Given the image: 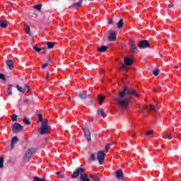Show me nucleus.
Listing matches in <instances>:
<instances>
[{"label":"nucleus","mask_w":181,"mask_h":181,"mask_svg":"<svg viewBox=\"0 0 181 181\" xmlns=\"http://www.w3.org/2000/svg\"><path fill=\"white\" fill-rule=\"evenodd\" d=\"M35 152H36V148H35L28 149L24 156V160H25V162H29L30 158H32V156L33 153H35Z\"/></svg>","instance_id":"423d86ee"},{"label":"nucleus","mask_w":181,"mask_h":181,"mask_svg":"<svg viewBox=\"0 0 181 181\" xmlns=\"http://www.w3.org/2000/svg\"><path fill=\"white\" fill-rule=\"evenodd\" d=\"M139 47H140V49L144 47H149V43L146 40H141L139 43Z\"/></svg>","instance_id":"9d476101"},{"label":"nucleus","mask_w":181,"mask_h":181,"mask_svg":"<svg viewBox=\"0 0 181 181\" xmlns=\"http://www.w3.org/2000/svg\"><path fill=\"white\" fill-rule=\"evenodd\" d=\"M129 46L132 49V53H136V52H138V48L136 47V45H135L134 41L129 42Z\"/></svg>","instance_id":"1a4fd4ad"},{"label":"nucleus","mask_w":181,"mask_h":181,"mask_svg":"<svg viewBox=\"0 0 181 181\" xmlns=\"http://www.w3.org/2000/svg\"><path fill=\"white\" fill-rule=\"evenodd\" d=\"M159 73H160L159 69H156L153 71V76H159Z\"/></svg>","instance_id":"cd10ccee"},{"label":"nucleus","mask_w":181,"mask_h":181,"mask_svg":"<svg viewBox=\"0 0 181 181\" xmlns=\"http://www.w3.org/2000/svg\"><path fill=\"white\" fill-rule=\"evenodd\" d=\"M174 69H179V66L175 65V66H174Z\"/></svg>","instance_id":"49530a36"},{"label":"nucleus","mask_w":181,"mask_h":181,"mask_svg":"<svg viewBox=\"0 0 181 181\" xmlns=\"http://www.w3.org/2000/svg\"><path fill=\"white\" fill-rule=\"evenodd\" d=\"M168 8H173V4H168Z\"/></svg>","instance_id":"37998d69"},{"label":"nucleus","mask_w":181,"mask_h":181,"mask_svg":"<svg viewBox=\"0 0 181 181\" xmlns=\"http://www.w3.org/2000/svg\"><path fill=\"white\" fill-rule=\"evenodd\" d=\"M146 109L147 111H158V110L153 105H146Z\"/></svg>","instance_id":"4468645a"},{"label":"nucleus","mask_w":181,"mask_h":181,"mask_svg":"<svg viewBox=\"0 0 181 181\" xmlns=\"http://www.w3.org/2000/svg\"><path fill=\"white\" fill-rule=\"evenodd\" d=\"M98 114H100V115L103 117V118H105V117H107V115L105 114V112H104V110L103 109H99L98 110Z\"/></svg>","instance_id":"6ab92c4d"},{"label":"nucleus","mask_w":181,"mask_h":181,"mask_svg":"<svg viewBox=\"0 0 181 181\" xmlns=\"http://www.w3.org/2000/svg\"><path fill=\"white\" fill-rule=\"evenodd\" d=\"M108 49V47L107 46H102L98 48V51H99L100 53H104V52H107Z\"/></svg>","instance_id":"2eb2a0df"},{"label":"nucleus","mask_w":181,"mask_h":181,"mask_svg":"<svg viewBox=\"0 0 181 181\" xmlns=\"http://www.w3.org/2000/svg\"><path fill=\"white\" fill-rule=\"evenodd\" d=\"M113 144H114V143H110V144H107V146L106 147L107 152H108V151L110 150V146H112Z\"/></svg>","instance_id":"e433bc0d"},{"label":"nucleus","mask_w":181,"mask_h":181,"mask_svg":"<svg viewBox=\"0 0 181 181\" xmlns=\"http://www.w3.org/2000/svg\"><path fill=\"white\" fill-rule=\"evenodd\" d=\"M108 39L110 42H114L115 40V33H112L110 34Z\"/></svg>","instance_id":"dca6fc26"},{"label":"nucleus","mask_w":181,"mask_h":181,"mask_svg":"<svg viewBox=\"0 0 181 181\" xmlns=\"http://www.w3.org/2000/svg\"><path fill=\"white\" fill-rule=\"evenodd\" d=\"M50 74H49V72H47V76H46V80L47 81H49V76Z\"/></svg>","instance_id":"79ce46f5"},{"label":"nucleus","mask_w":181,"mask_h":181,"mask_svg":"<svg viewBox=\"0 0 181 181\" xmlns=\"http://www.w3.org/2000/svg\"><path fill=\"white\" fill-rule=\"evenodd\" d=\"M23 121L24 124H26V125H30V122H29V119H28L27 118H24Z\"/></svg>","instance_id":"2f4dec72"},{"label":"nucleus","mask_w":181,"mask_h":181,"mask_svg":"<svg viewBox=\"0 0 181 181\" xmlns=\"http://www.w3.org/2000/svg\"><path fill=\"white\" fill-rule=\"evenodd\" d=\"M33 49H34V50H35V52H37V53H39V52L42 50V48H39L36 45L33 46Z\"/></svg>","instance_id":"bb28decb"},{"label":"nucleus","mask_w":181,"mask_h":181,"mask_svg":"<svg viewBox=\"0 0 181 181\" xmlns=\"http://www.w3.org/2000/svg\"><path fill=\"white\" fill-rule=\"evenodd\" d=\"M8 27V24H6L5 22L3 21H0V28H3V29H5Z\"/></svg>","instance_id":"4be33fe9"},{"label":"nucleus","mask_w":181,"mask_h":181,"mask_svg":"<svg viewBox=\"0 0 181 181\" xmlns=\"http://www.w3.org/2000/svg\"><path fill=\"white\" fill-rule=\"evenodd\" d=\"M98 160L100 165H103L104 160L105 159V151L101 150L99 151L97 154L92 153L89 157L90 162H94V160Z\"/></svg>","instance_id":"f03ea898"},{"label":"nucleus","mask_w":181,"mask_h":181,"mask_svg":"<svg viewBox=\"0 0 181 181\" xmlns=\"http://www.w3.org/2000/svg\"><path fill=\"white\" fill-rule=\"evenodd\" d=\"M47 46L48 49H53L54 45L53 44V42H47Z\"/></svg>","instance_id":"b1692460"},{"label":"nucleus","mask_w":181,"mask_h":181,"mask_svg":"<svg viewBox=\"0 0 181 181\" xmlns=\"http://www.w3.org/2000/svg\"><path fill=\"white\" fill-rule=\"evenodd\" d=\"M0 78L3 80V81H6V78H5V75L3 74H0Z\"/></svg>","instance_id":"c9c22d12"},{"label":"nucleus","mask_w":181,"mask_h":181,"mask_svg":"<svg viewBox=\"0 0 181 181\" xmlns=\"http://www.w3.org/2000/svg\"><path fill=\"white\" fill-rule=\"evenodd\" d=\"M115 175L117 179H124V173H122V170H117Z\"/></svg>","instance_id":"ddd939ff"},{"label":"nucleus","mask_w":181,"mask_h":181,"mask_svg":"<svg viewBox=\"0 0 181 181\" xmlns=\"http://www.w3.org/2000/svg\"><path fill=\"white\" fill-rule=\"evenodd\" d=\"M27 88L29 90V86H26Z\"/></svg>","instance_id":"de8ad7c7"},{"label":"nucleus","mask_w":181,"mask_h":181,"mask_svg":"<svg viewBox=\"0 0 181 181\" xmlns=\"http://www.w3.org/2000/svg\"><path fill=\"white\" fill-rule=\"evenodd\" d=\"M22 129H23V127L19 123H14L12 125L13 132H19V131H22Z\"/></svg>","instance_id":"0eeeda50"},{"label":"nucleus","mask_w":181,"mask_h":181,"mask_svg":"<svg viewBox=\"0 0 181 181\" xmlns=\"http://www.w3.org/2000/svg\"><path fill=\"white\" fill-rule=\"evenodd\" d=\"M81 4H83V0L79 1L77 3H75L74 4V6H76V7L81 6Z\"/></svg>","instance_id":"a878e982"},{"label":"nucleus","mask_w":181,"mask_h":181,"mask_svg":"<svg viewBox=\"0 0 181 181\" xmlns=\"http://www.w3.org/2000/svg\"><path fill=\"white\" fill-rule=\"evenodd\" d=\"M86 173V170L84 168H78L75 172H74L73 175H71V178L74 179L76 178L78 176H81V180L83 181H90V178L87 177Z\"/></svg>","instance_id":"7ed1b4c3"},{"label":"nucleus","mask_w":181,"mask_h":181,"mask_svg":"<svg viewBox=\"0 0 181 181\" xmlns=\"http://www.w3.org/2000/svg\"><path fill=\"white\" fill-rule=\"evenodd\" d=\"M83 132H84L85 136L86 137V139L88 141V142L91 141V133L90 132V129H88V128L86 127L83 129Z\"/></svg>","instance_id":"6e6552de"},{"label":"nucleus","mask_w":181,"mask_h":181,"mask_svg":"<svg viewBox=\"0 0 181 181\" xmlns=\"http://www.w3.org/2000/svg\"><path fill=\"white\" fill-rule=\"evenodd\" d=\"M123 26H124V20L120 19L117 23V28L118 29H121L123 28Z\"/></svg>","instance_id":"f3484780"},{"label":"nucleus","mask_w":181,"mask_h":181,"mask_svg":"<svg viewBox=\"0 0 181 181\" xmlns=\"http://www.w3.org/2000/svg\"><path fill=\"white\" fill-rule=\"evenodd\" d=\"M34 181H45V180L43 179H40L39 177H35Z\"/></svg>","instance_id":"4c0bfd02"},{"label":"nucleus","mask_w":181,"mask_h":181,"mask_svg":"<svg viewBox=\"0 0 181 181\" xmlns=\"http://www.w3.org/2000/svg\"><path fill=\"white\" fill-rule=\"evenodd\" d=\"M18 141L19 139H18V136H14L11 139V149H13L15 148V145L18 144Z\"/></svg>","instance_id":"f8f14e48"},{"label":"nucleus","mask_w":181,"mask_h":181,"mask_svg":"<svg viewBox=\"0 0 181 181\" xmlns=\"http://www.w3.org/2000/svg\"><path fill=\"white\" fill-rule=\"evenodd\" d=\"M78 97L81 100H83L84 98H87V95H86V94H83V93H80L79 95H78Z\"/></svg>","instance_id":"393cba45"},{"label":"nucleus","mask_w":181,"mask_h":181,"mask_svg":"<svg viewBox=\"0 0 181 181\" xmlns=\"http://www.w3.org/2000/svg\"><path fill=\"white\" fill-rule=\"evenodd\" d=\"M152 134H153V130L146 132L144 135H152Z\"/></svg>","instance_id":"58836bf2"},{"label":"nucleus","mask_w":181,"mask_h":181,"mask_svg":"<svg viewBox=\"0 0 181 181\" xmlns=\"http://www.w3.org/2000/svg\"><path fill=\"white\" fill-rule=\"evenodd\" d=\"M49 131H50V125L48 124L47 120H44L41 127L38 129V132L40 135H45L49 134Z\"/></svg>","instance_id":"20e7f679"},{"label":"nucleus","mask_w":181,"mask_h":181,"mask_svg":"<svg viewBox=\"0 0 181 181\" xmlns=\"http://www.w3.org/2000/svg\"><path fill=\"white\" fill-rule=\"evenodd\" d=\"M112 23H113L112 20H110L109 22H108V24L109 25H112Z\"/></svg>","instance_id":"c03bdc74"},{"label":"nucleus","mask_w":181,"mask_h":181,"mask_svg":"<svg viewBox=\"0 0 181 181\" xmlns=\"http://www.w3.org/2000/svg\"><path fill=\"white\" fill-rule=\"evenodd\" d=\"M11 119H12V122H15V121H17V119H18V115H13V117H12V118H11Z\"/></svg>","instance_id":"72a5a7b5"},{"label":"nucleus","mask_w":181,"mask_h":181,"mask_svg":"<svg viewBox=\"0 0 181 181\" xmlns=\"http://www.w3.org/2000/svg\"><path fill=\"white\" fill-rule=\"evenodd\" d=\"M38 122L43 124V116L42 115H38Z\"/></svg>","instance_id":"c85d7f7f"},{"label":"nucleus","mask_w":181,"mask_h":181,"mask_svg":"<svg viewBox=\"0 0 181 181\" xmlns=\"http://www.w3.org/2000/svg\"><path fill=\"white\" fill-rule=\"evenodd\" d=\"M91 179H93V181H100V179L97 177L92 176Z\"/></svg>","instance_id":"ea45409f"},{"label":"nucleus","mask_w":181,"mask_h":181,"mask_svg":"<svg viewBox=\"0 0 181 181\" xmlns=\"http://www.w3.org/2000/svg\"><path fill=\"white\" fill-rule=\"evenodd\" d=\"M25 30H26V32H27V35H29V36H30V35H32V34L30 33V28L29 26H26V27H25Z\"/></svg>","instance_id":"7c9ffc66"},{"label":"nucleus","mask_w":181,"mask_h":181,"mask_svg":"<svg viewBox=\"0 0 181 181\" xmlns=\"http://www.w3.org/2000/svg\"><path fill=\"white\" fill-rule=\"evenodd\" d=\"M4 168V158H0V169H2Z\"/></svg>","instance_id":"c756f323"},{"label":"nucleus","mask_w":181,"mask_h":181,"mask_svg":"<svg viewBox=\"0 0 181 181\" xmlns=\"http://www.w3.org/2000/svg\"><path fill=\"white\" fill-rule=\"evenodd\" d=\"M7 94H8V95H12V86L11 85H8V86L7 88Z\"/></svg>","instance_id":"aec40b11"},{"label":"nucleus","mask_w":181,"mask_h":181,"mask_svg":"<svg viewBox=\"0 0 181 181\" xmlns=\"http://www.w3.org/2000/svg\"><path fill=\"white\" fill-rule=\"evenodd\" d=\"M57 175H58V177H59L60 179H63V177H64V175H62V173L60 171L57 172Z\"/></svg>","instance_id":"f704fd0d"},{"label":"nucleus","mask_w":181,"mask_h":181,"mask_svg":"<svg viewBox=\"0 0 181 181\" xmlns=\"http://www.w3.org/2000/svg\"><path fill=\"white\" fill-rule=\"evenodd\" d=\"M24 103H25V104H28L29 100H28V99H25V100H24Z\"/></svg>","instance_id":"a18cd8bd"},{"label":"nucleus","mask_w":181,"mask_h":181,"mask_svg":"<svg viewBox=\"0 0 181 181\" xmlns=\"http://www.w3.org/2000/svg\"><path fill=\"white\" fill-rule=\"evenodd\" d=\"M48 65H49V64L45 63V64H42V69H45V67H47Z\"/></svg>","instance_id":"a19ab883"},{"label":"nucleus","mask_w":181,"mask_h":181,"mask_svg":"<svg viewBox=\"0 0 181 181\" xmlns=\"http://www.w3.org/2000/svg\"><path fill=\"white\" fill-rule=\"evenodd\" d=\"M34 9H36V11H40L42 9V4H37L33 6Z\"/></svg>","instance_id":"5701e85b"},{"label":"nucleus","mask_w":181,"mask_h":181,"mask_svg":"<svg viewBox=\"0 0 181 181\" xmlns=\"http://www.w3.org/2000/svg\"><path fill=\"white\" fill-rule=\"evenodd\" d=\"M163 139H172V134L169 133V134H167L165 135H163Z\"/></svg>","instance_id":"412c9836"},{"label":"nucleus","mask_w":181,"mask_h":181,"mask_svg":"<svg viewBox=\"0 0 181 181\" xmlns=\"http://www.w3.org/2000/svg\"><path fill=\"white\" fill-rule=\"evenodd\" d=\"M132 136H136V134L132 135Z\"/></svg>","instance_id":"09e8293b"},{"label":"nucleus","mask_w":181,"mask_h":181,"mask_svg":"<svg viewBox=\"0 0 181 181\" xmlns=\"http://www.w3.org/2000/svg\"><path fill=\"white\" fill-rule=\"evenodd\" d=\"M124 64H122V71H125L126 70H128V66H131L132 63H134V59L129 58L128 57H126L124 58Z\"/></svg>","instance_id":"39448f33"},{"label":"nucleus","mask_w":181,"mask_h":181,"mask_svg":"<svg viewBox=\"0 0 181 181\" xmlns=\"http://www.w3.org/2000/svg\"><path fill=\"white\" fill-rule=\"evenodd\" d=\"M105 98V96H103L101 95H100L98 96L99 105H103V103L104 102Z\"/></svg>","instance_id":"a211bd4d"},{"label":"nucleus","mask_w":181,"mask_h":181,"mask_svg":"<svg viewBox=\"0 0 181 181\" xmlns=\"http://www.w3.org/2000/svg\"><path fill=\"white\" fill-rule=\"evenodd\" d=\"M6 63L7 66H8L9 70H13L15 69V66H14L15 62H13V60L8 59L6 62Z\"/></svg>","instance_id":"9b49d317"},{"label":"nucleus","mask_w":181,"mask_h":181,"mask_svg":"<svg viewBox=\"0 0 181 181\" xmlns=\"http://www.w3.org/2000/svg\"><path fill=\"white\" fill-rule=\"evenodd\" d=\"M16 88L17 90H18V91H20V93H23V88L21 87L19 85L16 86Z\"/></svg>","instance_id":"473e14b6"},{"label":"nucleus","mask_w":181,"mask_h":181,"mask_svg":"<svg viewBox=\"0 0 181 181\" xmlns=\"http://www.w3.org/2000/svg\"><path fill=\"white\" fill-rule=\"evenodd\" d=\"M128 95H135L138 97V93L131 89H124L123 91L119 93L117 98V104L119 107H127L128 105Z\"/></svg>","instance_id":"f257e3e1"}]
</instances>
